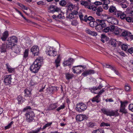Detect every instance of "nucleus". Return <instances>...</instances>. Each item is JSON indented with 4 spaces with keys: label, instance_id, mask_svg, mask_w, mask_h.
Returning <instances> with one entry per match:
<instances>
[{
    "label": "nucleus",
    "instance_id": "obj_42",
    "mask_svg": "<svg viewBox=\"0 0 133 133\" xmlns=\"http://www.w3.org/2000/svg\"><path fill=\"white\" fill-rule=\"evenodd\" d=\"M91 20L92 21H94L95 20V19L92 16H90L88 17L87 16V22L88 21H90Z\"/></svg>",
    "mask_w": 133,
    "mask_h": 133
},
{
    "label": "nucleus",
    "instance_id": "obj_53",
    "mask_svg": "<svg viewBox=\"0 0 133 133\" xmlns=\"http://www.w3.org/2000/svg\"><path fill=\"white\" fill-rule=\"evenodd\" d=\"M109 27H107L105 28H104V29L103 30L104 32H107L109 31Z\"/></svg>",
    "mask_w": 133,
    "mask_h": 133
},
{
    "label": "nucleus",
    "instance_id": "obj_31",
    "mask_svg": "<svg viewBox=\"0 0 133 133\" xmlns=\"http://www.w3.org/2000/svg\"><path fill=\"white\" fill-rule=\"evenodd\" d=\"M120 30V29L116 26L113 32L115 34L117 35L119 33Z\"/></svg>",
    "mask_w": 133,
    "mask_h": 133
},
{
    "label": "nucleus",
    "instance_id": "obj_9",
    "mask_svg": "<svg viewBox=\"0 0 133 133\" xmlns=\"http://www.w3.org/2000/svg\"><path fill=\"white\" fill-rule=\"evenodd\" d=\"M107 21L109 23L113 24H117L118 23V20L112 17H108Z\"/></svg>",
    "mask_w": 133,
    "mask_h": 133
},
{
    "label": "nucleus",
    "instance_id": "obj_54",
    "mask_svg": "<svg viewBox=\"0 0 133 133\" xmlns=\"http://www.w3.org/2000/svg\"><path fill=\"white\" fill-rule=\"evenodd\" d=\"M109 3L110 1L109 0H104L103 2H101L103 5L108 4Z\"/></svg>",
    "mask_w": 133,
    "mask_h": 133
},
{
    "label": "nucleus",
    "instance_id": "obj_37",
    "mask_svg": "<svg viewBox=\"0 0 133 133\" xmlns=\"http://www.w3.org/2000/svg\"><path fill=\"white\" fill-rule=\"evenodd\" d=\"M31 92V91H29L27 89L24 90V92L26 95H25V96H29V95L30 94Z\"/></svg>",
    "mask_w": 133,
    "mask_h": 133
},
{
    "label": "nucleus",
    "instance_id": "obj_29",
    "mask_svg": "<svg viewBox=\"0 0 133 133\" xmlns=\"http://www.w3.org/2000/svg\"><path fill=\"white\" fill-rule=\"evenodd\" d=\"M95 27L96 30L98 32L100 31L101 30H103V28H104L102 26L98 24H96Z\"/></svg>",
    "mask_w": 133,
    "mask_h": 133
},
{
    "label": "nucleus",
    "instance_id": "obj_5",
    "mask_svg": "<svg viewBox=\"0 0 133 133\" xmlns=\"http://www.w3.org/2000/svg\"><path fill=\"white\" fill-rule=\"evenodd\" d=\"M26 120L29 122H31L34 119V114L33 112H29L25 114Z\"/></svg>",
    "mask_w": 133,
    "mask_h": 133
},
{
    "label": "nucleus",
    "instance_id": "obj_58",
    "mask_svg": "<svg viewBox=\"0 0 133 133\" xmlns=\"http://www.w3.org/2000/svg\"><path fill=\"white\" fill-rule=\"evenodd\" d=\"M127 21L129 22H131V18L130 17H126L125 18Z\"/></svg>",
    "mask_w": 133,
    "mask_h": 133
},
{
    "label": "nucleus",
    "instance_id": "obj_45",
    "mask_svg": "<svg viewBox=\"0 0 133 133\" xmlns=\"http://www.w3.org/2000/svg\"><path fill=\"white\" fill-rule=\"evenodd\" d=\"M96 14L97 15L99 16L100 17H101L102 18L104 16V15L102 13V12H96Z\"/></svg>",
    "mask_w": 133,
    "mask_h": 133
},
{
    "label": "nucleus",
    "instance_id": "obj_32",
    "mask_svg": "<svg viewBox=\"0 0 133 133\" xmlns=\"http://www.w3.org/2000/svg\"><path fill=\"white\" fill-rule=\"evenodd\" d=\"M73 76L72 74H70L69 73H67L66 74V78L68 79H72Z\"/></svg>",
    "mask_w": 133,
    "mask_h": 133
},
{
    "label": "nucleus",
    "instance_id": "obj_1",
    "mask_svg": "<svg viewBox=\"0 0 133 133\" xmlns=\"http://www.w3.org/2000/svg\"><path fill=\"white\" fill-rule=\"evenodd\" d=\"M18 39L15 36L11 37L7 40V47L15 51V52L18 53L20 51V48L15 44L17 42Z\"/></svg>",
    "mask_w": 133,
    "mask_h": 133
},
{
    "label": "nucleus",
    "instance_id": "obj_35",
    "mask_svg": "<svg viewBox=\"0 0 133 133\" xmlns=\"http://www.w3.org/2000/svg\"><path fill=\"white\" fill-rule=\"evenodd\" d=\"M66 3V1L65 0H62L60 1L59 2L60 5L62 6H64Z\"/></svg>",
    "mask_w": 133,
    "mask_h": 133
},
{
    "label": "nucleus",
    "instance_id": "obj_51",
    "mask_svg": "<svg viewBox=\"0 0 133 133\" xmlns=\"http://www.w3.org/2000/svg\"><path fill=\"white\" fill-rule=\"evenodd\" d=\"M129 109L133 112V104H130L129 106Z\"/></svg>",
    "mask_w": 133,
    "mask_h": 133
},
{
    "label": "nucleus",
    "instance_id": "obj_30",
    "mask_svg": "<svg viewBox=\"0 0 133 133\" xmlns=\"http://www.w3.org/2000/svg\"><path fill=\"white\" fill-rule=\"evenodd\" d=\"M92 133H104V130L99 129L93 131Z\"/></svg>",
    "mask_w": 133,
    "mask_h": 133
},
{
    "label": "nucleus",
    "instance_id": "obj_6",
    "mask_svg": "<svg viewBox=\"0 0 133 133\" xmlns=\"http://www.w3.org/2000/svg\"><path fill=\"white\" fill-rule=\"evenodd\" d=\"M31 52H32V55L34 56L38 55L39 52V49L38 46L37 45L33 46L30 49Z\"/></svg>",
    "mask_w": 133,
    "mask_h": 133
},
{
    "label": "nucleus",
    "instance_id": "obj_3",
    "mask_svg": "<svg viewBox=\"0 0 133 133\" xmlns=\"http://www.w3.org/2000/svg\"><path fill=\"white\" fill-rule=\"evenodd\" d=\"M101 110L102 112L104 114L110 116H118L119 115V113L118 112V110L114 111L108 110L107 109L103 108L101 109Z\"/></svg>",
    "mask_w": 133,
    "mask_h": 133
},
{
    "label": "nucleus",
    "instance_id": "obj_11",
    "mask_svg": "<svg viewBox=\"0 0 133 133\" xmlns=\"http://www.w3.org/2000/svg\"><path fill=\"white\" fill-rule=\"evenodd\" d=\"M11 79L12 78L10 75H7L5 78L4 82L5 84L7 85L11 83Z\"/></svg>",
    "mask_w": 133,
    "mask_h": 133
},
{
    "label": "nucleus",
    "instance_id": "obj_46",
    "mask_svg": "<svg viewBox=\"0 0 133 133\" xmlns=\"http://www.w3.org/2000/svg\"><path fill=\"white\" fill-rule=\"evenodd\" d=\"M124 88L125 90L128 91H129L131 88L128 85H125Z\"/></svg>",
    "mask_w": 133,
    "mask_h": 133
},
{
    "label": "nucleus",
    "instance_id": "obj_33",
    "mask_svg": "<svg viewBox=\"0 0 133 133\" xmlns=\"http://www.w3.org/2000/svg\"><path fill=\"white\" fill-rule=\"evenodd\" d=\"M6 68L8 69V71L10 72H12L14 70V68H11V67H9L8 64H6Z\"/></svg>",
    "mask_w": 133,
    "mask_h": 133
},
{
    "label": "nucleus",
    "instance_id": "obj_22",
    "mask_svg": "<svg viewBox=\"0 0 133 133\" xmlns=\"http://www.w3.org/2000/svg\"><path fill=\"white\" fill-rule=\"evenodd\" d=\"M60 55H59L57 57V59L55 60L54 63L56 65V67L57 68L60 66V63L61 60V58L60 57Z\"/></svg>",
    "mask_w": 133,
    "mask_h": 133
},
{
    "label": "nucleus",
    "instance_id": "obj_38",
    "mask_svg": "<svg viewBox=\"0 0 133 133\" xmlns=\"http://www.w3.org/2000/svg\"><path fill=\"white\" fill-rule=\"evenodd\" d=\"M109 27V31L111 32H113L116 26L112 25L110 26Z\"/></svg>",
    "mask_w": 133,
    "mask_h": 133
},
{
    "label": "nucleus",
    "instance_id": "obj_60",
    "mask_svg": "<svg viewBox=\"0 0 133 133\" xmlns=\"http://www.w3.org/2000/svg\"><path fill=\"white\" fill-rule=\"evenodd\" d=\"M108 4L103 5V8L107 10L108 8Z\"/></svg>",
    "mask_w": 133,
    "mask_h": 133
},
{
    "label": "nucleus",
    "instance_id": "obj_13",
    "mask_svg": "<svg viewBox=\"0 0 133 133\" xmlns=\"http://www.w3.org/2000/svg\"><path fill=\"white\" fill-rule=\"evenodd\" d=\"M96 21L97 24L100 25L102 26V27H103L104 28L106 27L107 26L105 22L107 20L96 19Z\"/></svg>",
    "mask_w": 133,
    "mask_h": 133
},
{
    "label": "nucleus",
    "instance_id": "obj_63",
    "mask_svg": "<svg viewBox=\"0 0 133 133\" xmlns=\"http://www.w3.org/2000/svg\"><path fill=\"white\" fill-rule=\"evenodd\" d=\"M90 35L93 36H96L97 35V34L96 32L94 31H91Z\"/></svg>",
    "mask_w": 133,
    "mask_h": 133
},
{
    "label": "nucleus",
    "instance_id": "obj_52",
    "mask_svg": "<svg viewBox=\"0 0 133 133\" xmlns=\"http://www.w3.org/2000/svg\"><path fill=\"white\" fill-rule=\"evenodd\" d=\"M57 18L59 19H64V16H62V15L60 14L57 16Z\"/></svg>",
    "mask_w": 133,
    "mask_h": 133
},
{
    "label": "nucleus",
    "instance_id": "obj_18",
    "mask_svg": "<svg viewBox=\"0 0 133 133\" xmlns=\"http://www.w3.org/2000/svg\"><path fill=\"white\" fill-rule=\"evenodd\" d=\"M86 117L84 115H79L76 116V118L77 121H81L85 119Z\"/></svg>",
    "mask_w": 133,
    "mask_h": 133
},
{
    "label": "nucleus",
    "instance_id": "obj_47",
    "mask_svg": "<svg viewBox=\"0 0 133 133\" xmlns=\"http://www.w3.org/2000/svg\"><path fill=\"white\" fill-rule=\"evenodd\" d=\"M120 5L122 8H127V7L126 4H125V3H121L120 4Z\"/></svg>",
    "mask_w": 133,
    "mask_h": 133
},
{
    "label": "nucleus",
    "instance_id": "obj_15",
    "mask_svg": "<svg viewBox=\"0 0 133 133\" xmlns=\"http://www.w3.org/2000/svg\"><path fill=\"white\" fill-rule=\"evenodd\" d=\"M95 73L94 71L92 70H87L82 74V75L86 76L88 75L93 74Z\"/></svg>",
    "mask_w": 133,
    "mask_h": 133
},
{
    "label": "nucleus",
    "instance_id": "obj_56",
    "mask_svg": "<svg viewBox=\"0 0 133 133\" xmlns=\"http://www.w3.org/2000/svg\"><path fill=\"white\" fill-rule=\"evenodd\" d=\"M37 4L38 5H44V3L42 1H40L37 2Z\"/></svg>",
    "mask_w": 133,
    "mask_h": 133
},
{
    "label": "nucleus",
    "instance_id": "obj_41",
    "mask_svg": "<svg viewBox=\"0 0 133 133\" xmlns=\"http://www.w3.org/2000/svg\"><path fill=\"white\" fill-rule=\"evenodd\" d=\"M78 24V23L76 20H73L71 22V24L72 25L76 26Z\"/></svg>",
    "mask_w": 133,
    "mask_h": 133
},
{
    "label": "nucleus",
    "instance_id": "obj_24",
    "mask_svg": "<svg viewBox=\"0 0 133 133\" xmlns=\"http://www.w3.org/2000/svg\"><path fill=\"white\" fill-rule=\"evenodd\" d=\"M6 48H9L7 47V42H6V45L5 44H3L1 46V52H6Z\"/></svg>",
    "mask_w": 133,
    "mask_h": 133
},
{
    "label": "nucleus",
    "instance_id": "obj_2",
    "mask_svg": "<svg viewBox=\"0 0 133 133\" xmlns=\"http://www.w3.org/2000/svg\"><path fill=\"white\" fill-rule=\"evenodd\" d=\"M42 61L40 58H38L30 66V70L33 72L36 73L38 72L41 65L40 62Z\"/></svg>",
    "mask_w": 133,
    "mask_h": 133
},
{
    "label": "nucleus",
    "instance_id": "obj_19",
    "mask_svg": "<svg viewBox=\"0 0 133 133\" xmlns=\"http://www.w3.org/2000/svg\"><path fill=\"white\" fill-rule=\"evenodd\" d=\"M53 50L52 47L49 46L47 48L46 50L45 51L46 54H47L49 56H51V54H52V52Z\"/></svg>",
    "mask_w": 133,
    "mask_h": 133
},
{
    "label": "nucleus",
    "instance_id": "obj_61",
    "mask_svg": "<svg viewBox=\"0 0 133 133\" xmlns=\"http://www.w3.org/2000/svg\"><path fill=\"white\" fill-rule=\"evenodd\" d=\"M94 4L95 5H97L101 4L102 3L99 1H96L94 3Z\"/></svg>",
    "mask_w": 133,
    "mask_h": 133
},
{
    "label": "nucleus",
    "instance_id": "obj_64",
    "mask_svg": "<svg viewBox=\"0 0 133 133\" xmlns=\"http://www.w3.org/2000/svg\"><path fill=\"white\" fill-rule=\"evenodd\" d=\"M52 54H51V56H56V52L55 51H54V50L52 51Z\"/></svg>",
    "mask_w": 133,
    "mask_h": 133
},
{
    "label": "nucleus",
    "instance_id": "obj_50",
    "mask_svg": "<svg viewBox=\"0 0 133 133\" xmlns=\"http://www.w3.org/2000/svg\"><path fill=\"white\" fill-rule=\"evenodd\" d=\"M78 15L81 21L83 19V17H84V16L82 13H79L78 14Z\"/></svg>",
    "mask_w": 133,
    "mask_h": 133
},
{
    "label": "nucleus",
    "instance_id": "obj_34",
    "mask_svg": "<svg viewBox=\"0 0 133 133\" xmlns=\"http://www.w3.org/2000/svg\"><path fill=\"white\" fill-rule=\"evenodd\" d=\"M121 47L122 50L125 51L127 50L128 49L127 45L125 44H123L122 45Z\"/></svg>",
    "mask_w": 133,
    "mask_h": 133
},
{
    "label": "nucleus",
    "instance_id": "obj_55",
    "mask_svg": "<svg viewBox=\"0 0 133 133\" xmlns=\"http://www.w3.org/2000/svg\"><path fill=\"white\" fill-rule=\"evenodd\" d=\"M17 99L18 100V103H20L21 102L22 99V97L21 96H18Z\"/></svg>",
    "mask_w": 133,
    "mask_h": 133
},
{
    "label": "nucleus",
    "instance_id": "obj_7",
    "mask_svg": "<svg viewBox=\"0 0 133 133\" xmlns=\"http://www.w3.org/2000/svg\"><path fill=\"white\" fill-rule=\"evenodd\" d=\"M75 60L72 58H69L67 60L64 61L63 64L64 66H70L74 62Z\"/></svg>",
    "mask_w": 133,
    "mask_h": 133
},
{
    "label": "nucleus",
    "instance_id": "obj_36",
    "mask_svg": "<svg viewBox=\"0 0 133 133\" xmlns=\"http://www.w3.org/2000/svg\"><path fill=\"white\" fill-rule=\"evenodd\" d=\"M29 50L28 49H26L24 52L23 57L24 58H26L28 57V54Z\"/></svg>",
    "mask_w": 133,
    "mask_h": 133
},
{
    "label": "nucleus",
    "instance_id": "obj_21",
    "mask_svg": "<svg viewBox=\"0 0 133 133\" xmlns=\"http://www.w3.org/2000/svg\"><path fill=\"white\" fill-rule=\"evenodd\" d=\"M102 87L103 86L102 85H99L98 87H93L91 89H89V90H90L91 92L94 93L95 94H97V93H96V92H95L94 91L97 90V89H100L102 88Z\"/></svg>",
    "mask_w": 133,
    "mask_h": 133
},
{
    "label": "nucleus",
    "instance_id": "obj_43",
    "mask_svg": "<svg viewBox=\"0 0 133 133\" xmlns=\"http://www.w3.org/2000/svg\"><path fill=\"white\" fill-rule=\"evenodd\" d=\"M103 11V9L102 8L101 6H99L98 7L96 12H102Z\"/></svg>",
    "mask_w": 133,
    "mask_h": 133
},
{
    "label": "nucleus",
    "instance_id": "obj_17",
    "mask_svg": "<svg viewBox=\"0 0 133 133\" xmlns=\"http://www.w3.org/2000/svg\"><path fill=\"white\" fill-rule=\"evenodd\" d=\"M50 12L53 13L55 12H58L60 11V9L56 7L55 6L52 5L49 8Z\"/></svg>",
    "mask_w": 133,
    "mask_h": 133
},
{
    "label": "nucleus",
    "instance_id": "obj_10",
    "mask_svg": "<svg viewBox=\"0 0 133 133\" xmlns=\"http://www.w3.org/2000/svg\"><path fill=\"white\" fill-rule=\"evenodd\" d=\"M115 15L118 17H119L120 18L122 19H125L126 17L125 14L119 11H117L115 14Z\"/></svg>",
    "mask_w": 133,
    "mask_h": 133
},
{
    "label": "nucleus",
    "instance_id": "obj_48",
    "mask_svg": "<svg viewBox=\"0 0 133 133\" xmlns=\"http://www.w3.org/2000/svg\"><path fill=\"white\" fill-rule=\"evenodd\" d=\"M73 8V6L72 4H69L68 6V9L69 10H71Z\"/></svg>",
    "mask_w": 133,
    "mask_h": 133
},
{
    "label": "nucleus",
    "instance_id": "obj_44",
    "mask_svg": "<svg viewBox=\"0 0 133 133\" xmlns=\"http://www.w3.org/2000/svg\"><path fill=\"white\" fill-rule=\"evenodd\" d=\"M81 4L82 5H84L86 8L89 5V3H88L86 1L82 2L81 3Z\"/></svg>",
    "mask_w": 133,
    "mask_h": 133
},
{
    "label": "nucleus",
    "instance_id": "obj_57",
    "mask_svg": "<svg viewBox=\"0 0 133 133\" xmlns=\"http://www.w3.org/2000/svg\"><path fill=\"white\" fill-rule=\"evenodd\" d=\"M52 124V123H47L43 127V129H45L46 127L50 126Z\"/></svg>",
    "mask_w": 133,
    "mask_h": 133
},
{
    "label": "nucleus",
    "instance_id": "obj_49",
    "mask_svg": "<svg viewBox=\"0 0 133 133\" xmlns=\"http://www.w3.org/2000/svg\"><path fill=\"white\" fill-rule=\"evenodd\" d=\"M65 107V105L64 104H63L61 105L60 107H59L57 109V110L58 111H59L60 110L64 108Z\"/></svg>",
    "mask_w": 133,
    "mask_h": 133
},
{
    "label": "nucleus",
    "instance_id": "obj_26",
    "mask_svg": "<svg viewBox=\"0 0 133 133\" xmlns=\"http://www.w3.org/2000/svg\"><path fill=\"white\" fill-rule=\"evenodd\" d=\"M89 24L90 26L92 27H96L97 23L96 22V20L94 21H92L90 22Z\"/></svg>",
    "mask_w": 133,
    "mask_h": 133
},
{
    "label": "nucleus",
    "instance_id": "obj_62",
    "mask_svg": "<svg viewBox=\"0 0 133 133\" xmlns=\"http://www.w3.org/2000/svg\"><path fill=\"white\" fill-rule=\"evenodd\" d=\"M128 52L131 54L133 52V48H131L129 49L128 50Z\"/></svg>",
    "mask_w": 133,
    "mask_h": 133
},
{
    "label": "nucleus",
    "instance_id": "obj_12",
    "mask_svg": "<svg viewBox=\"0 0 133 133\" xmlns=\"http://www.w3.org/2000/svg\"><path fill=\"white\" fill-rule=\"evenodd\" d=\"M121 107L120 108L119 112L122 113L123 114H126L127 113V112L125 108V105L124 104V103H122V102H121Z\"/></svg>",
    "mask_w": 133,
    "mask_h": 133
},
{
    "label": "nucleus",
    "instance_id": "obj_28",
    "mask_svg": "<svg viewBox=\"0 0 133 133\" xmlns=\"http://www.w3.org/2000/svg\"><path fill=\"white\" fill-rule=\"evenodd\" d=\"M82 67V68H83V69H85V67L84 66H83L82 65H78V66H73L72 68V71L74 73H76V71H77V67Z\"/></svg>",
    "mask_w": 133,
    "mask_h": 133
},
{
    "label": "nucleus",
    "instance_id": "obj_14",
    "mask_svg": "<svg viewBox=\"0 0 133 133\" xmlns=\"http://www.w3.org/2000/svg\"><path fill=\"white\" fill-rule=\"evenodd\" d=\"M41 79L37 76H35L34 78L33 81H31L30 83V84L31 85H33L34 84H35L38 83L40 81Z\"/></svg>",
    "mask_w": 133,
    "mask_h": 133
},
{
    "label": "nucleus",
    "instance_id": "obj_8",
    "mask_svg": "<svg viewBox=\"0 0 133 133\" xmlns=\"http://www.w3.org/2000/svg\"><path fill=\"white\" fill-rule=\"evenodd\" d=\"M78 14V12L76 11H74L72 12L71 13L69 14L68 15L66 16V17L68 18L72 19L73 18H78V17L76 16Z\"/></svg>",
    "mask_w": 133,
    "mask_h": 133
},
{
    "label": "nucleus",
    "instance_id": "obj_25",
    "mask_svg": "<svg viewBox=\"0 0 133 133\" xmlns=\"http://www.w3.org/2000/svg\"><path fill=\"white\" fill-rule=\"evenodd\" d=\"M57 107L56 104H54L50 105L48 107V110H51L55 109Z\"/></svg>",
    "mask_w": 133,
    "mask_h": 133
},
{
    "label": "nucleus",
    "instance_id": "obj_20",
    "mask_svg": "<svg viewBox=\"0 0 133 133\" xmlns=\"http://www.w3.org/2000/svg\"><path fill=\"white\" fill-rule=\"evenodd\" d=\"M109 11L110 13H114V15H115V13L118 11H117L116 9L115 6H111L109 7Z\"/></svg>",
    "mask_w": 133,
    "mask_h": 133
},
{
    "label": "nucleus",
    "instance_id": "obj_59",
    "mask_svg": "<svg viewBox=\"0 0 133 133\" xmlns=\"http://www.w3.org/2000/svg\"><path fill=\"white\" fill-rule=\"evenodd\" d=\"M98 7V6H95L94 5V6L92 5V10L94 11H96Z\"/></svg>",
    "mask_w": 133,
    "mask_h": 133
},
{
    "label": "nucleus",
    "instance_id": "obj_40",
    "mask_svg": "<svg viewBox=\"0 0 133 133\" xmlns=\"http://www.w3.org/2000/svg\"><path fill=\"white\" fill-rule=\"evenodd\" d=\"M110 124L108 123H105L104 122H103L101 123V126H110Z\"/></svg>",
    "mask_w": 133,
    "mask_h": 133
},
{
    "label": "nucleus",
    "instance_id": "obj_4",
    "mask_svg": "<svg viewBox=\"0 0 133 133\" xmlns=\"http://www.w3.org/2000/svg\"><path fill=\"white\" fill-rule=\"evenodd\" d=\"M87 108L86 105L82 103H79L77 104L76 110L79 112H82L84 111Z\"/></svg>",
    "mask_w": 133,
    "mask_h": 133
},
{
    "label": "nucleus",
    "instance_id": "obj_23",
    "mask_svg": "<svg viewBox=\"0 0 133 133\" xmlns=\"http://www.w3.org/2000/svg\"><path fill=\"white\" fill-rule=\"evenodd\" d=\"M131 33L127 31L124 30L122 31L121 33L122 36L126 37L127 36H131Z\"/></svg>",
    "mask_w": 133,
    "mask_h": 133
},
{
    "label": "nucleus",
    "instance_id": "obj_16",
    "mask_svg": "<svg viewBox=\"0 0 133 133\" xmlns=\"http://www.w3.org/2000/svg\"><path fill=\"white\" fill-rule=\"evenodd\" d=\"M8 32L7 31H5L2 34V36H1V38L2 41H5L6 40L8 36Z\"/></svg>",
    "mask_w": 133,
    "mask_h": 133
},
{
    "label": "nucleus",
    "instance_id": "obj_27",
    "mask_svg": "<svg viewBox=\"0 0 133 133\" xmlns=\"http://www.w3.org/2000/svg\"><path fill=\"white\" fill-rule=\"evenodd\" d=\"M100 96L99 95H97L95 97H93L92 100L93 102H96L98 103L100 101L98 100V98L100 97Z\"/></svg>",
    "mask_w": 133,
    "mask_h": 133
},
{
    "label": "nucleus",
    "instance_id": "obj_39",
    "mask_svg": "<svg viewBox=\"0 0 133 133\" xmlns=\"http://www.w3.org/2000/svg\"><path fill=\"white\" fill-rule=\"evenodd\" d=\"M41 129V128L37 129L36 130H32L31 131L29 132V133H38Z\"/></svg>",
    "mask_w": 133,
    "mask_h": 133
}]
</instances>
